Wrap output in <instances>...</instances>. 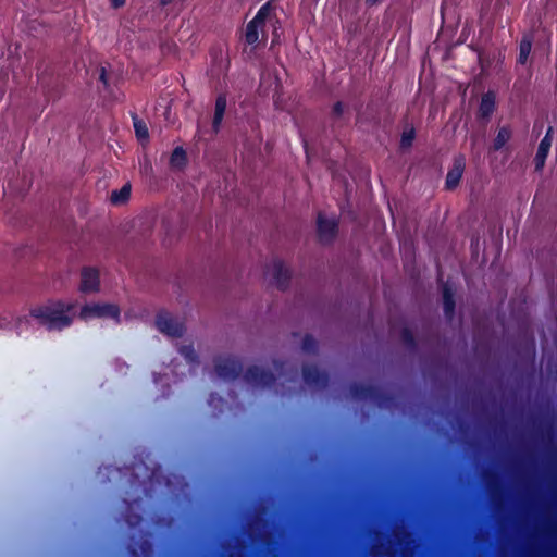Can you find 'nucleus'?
Here are the masks:
<instances>
[{
  "label": "nucleus",
  "mask_w": 557,
  "mask_h": 557,
  "mask_svg": "<svg viewBox=\"0 0 557 557\" xmlns=\"http://www.w3.org/2000/svg\"><path fill=\"white\" fill-rule=\"evenodd\" d=\"M465 169V159L459 158L455 161L453 169L447 173L446 186L447 188H455L462 176Z\"/></svg>",
  "instance_id": "9"
},
{
  "label": "nucleus",
  "mask_w": 557,
  "mask_h": 557,
  "mask_svg": "<svg viewBox=\"0 0 557 557\" xmlns=\"http://www.w3.org/2000/svg\"><path fill=\"white\" fill-rule=\"evenodd\" d=\"M443 298H444L445 312L447 314H451L455 304H454V299H453V293L449 290L448 287L444 288Z\"/></svg>",
  "instance_id": "18"
},
{
  "label": "nucleus",
  "mask_w": 557,
  "mask_h": 557,
  "mask_svg": "<svg viewBox=\"0 0 557 557\" xmlns=\"http://www.w3.org/2000/svg\"><path fill=\"white\" fill-rule=\"evenodd\" d=\"M413 139H414V129L412 127H408V128L404 129L403 135H401V140H400L401 147H404V148L410 147Z\"/></svg>",
  "instance_id": "19"
},
{
  "label": "nucleus",
  "mask_w": 557,
  "mask_h": 557,
  "mask_svg": "<svg viewBox=\"0 0 557 557\" xmlns=\"http://www.w3.org/2000/svg\"><path fill=\"white\" fill-rule=\"evenodd\" d=\"M187 162L186 152L183 148H175L170 158V164L173 169L181 170Z\"/></svg>",
  "instance_id": "14"
},
{
  "label": "nucleus",
  "mask_w": 557,
  "mask_h": 557,
  "mask_svg": "<svg viewBox=\"0 0 557 557\" xmlns=\"http://www.w3.org/2000/svg\"><path fill=\"white\" fill-rule=\"evenodd\" d=\"M532 48V40L530 37L524 36L519 46V58L518 61L521 64H525L530 55Z\"/></svg>",
  "instance_id": "15"
},
{
  "label": "nucleus",
  "mask_w": 557,
  "mask_h": 557,
  "mask_svg": "<svg viewBox=\"0 0 557 557\" xmlns=\"http://www.w3.org/2000/svg\"><path fill=\"white\" fill-rule=\"evenodd\" d=\"M101 79L103 81V83H106V79H104V71L102 70V73H101Z\"/></svg>",
  "instance_id": "25"
},
{
  "label": "nucleus",
  "mask_w": 557,
  "mask_h": 557,
  "mask_svg": "<svg viewBox=\"0 0 557 557\" xmlns=\"http://www.w3.org/2000/svg\"><path fill=\"white\" fill-rule=\"evenodd\" d=\"M271 4L267 2L263 4L253 20H251L246 27L245 39L249 45H255L259 41L260 38H265V22L270 18L271 15Z\"/></svg>",
  "instance_id": "3"
},
{
  "label": "nucleus",
  "mask_w": 557,
  "mask_h": 557,
  "mask_svg": "<svg viewBox=\"0 0 557 557\" xmlns=\"http://www.w3.org/2000/svg\"><path fill=\"white\" fill-rule=\"evenodd\" d=\"M131 190L132 187L129 183L123 185L122 188L117 190H113L110 197L111 202L116 206L126 203L131 197Z\"/></svg>",
  "instance_id": "11"
},
{
  "label": "nucleus",
  "mask_w": 557,
  "mask_h": 557,
  "mask_svg": "<svg viewBox=\"0 0 557 557\" xmlns=\"http://www.w3.org/2000/svg\"><path fill=\"white\" fill-rule=\"evenodd\" d=\"M238 370V363L231 359L225 360L223 363H220L216 367L218 375L225 379L235 375Z\"/></svg>",
  "instance_id": "12"
},
{
  "label": "nucleus",
  "mask_w": 557,
  "mask_h": 557,
  "mask_svg": "<svg viewBox=\"0 0 557 557\" xmlns=\"http://www.w3.org/2000/svg\"><path fill=\"white\" fill-rule=\"evenodd\" d=\"M30 315L48 330H62L72 323L75 305L65 301L49 302L33 308Z\"/></svg>",
  "instance_id": "1"
},
{
  "label": "nucleus",
  "mask_w": 557,
  "mask_h": 557,
  "mask_svg": "<svg viewBox=\"0 0 557 557\" xmlns=\"http://www.w3.org/2000/svg\"><path fill=\"white\" fill-rule=\"evenodd\" d=\"M269 275L277 286H283L289 276L288 268L281 260H273L267 269Z\"/></svg>",
  "instance_id": "6"
},
{
  "label": "nucleus",
  "mask_w": 557,
  "mask_h": 557,
  "mask_svg": "<svg viewBox=\"0 0 557 557\" xmlns=\"http://www.w3.org/2000/svg\"><path fill=\"white\" fill-rule=\"evenodd\" d=\"M121 310L117 305L110 302H91L82 307L79 318L84 321L92 319H112L120 322Z\"/></svg>",
  "instance_id": "2"
},
{
  "label": "nucleus",
  "mask_w": 557,
  "mask_h": 557,
  "mask_svg": "<svg viewBox=\"0 0 557 557\" xmlns=\"http://www.w3.org/2000/svg\"><path fill=\"white\" fill-rule=\"evenodd\" d=\"M335 110H336L337 112H341V111H342V104H341V103H337V104L335 106Z\"/></svg>",
  "instance_id": "23"
},
{
  "label": "nucleus",
  "mask_w": 557,
  "mask_h": 557,
  "mask_svg": "<svg viewBox=\"0 0 557 557\" xmlns=\"http://www.w3.org/2000/svg\"><path fill=\"white\" fill-rule=\"evenodd\" d=\"M181 354L189 362L194 361V359H195V351H194V349L191 347H183L181 349Z\"/></svg>",
  "instance_id": "20"
},
{
  "label": "nucleus",
  "mask_w": 557,
  "mask_h": 557,
  "mask_svg": "<svg viewBox=\"0 0 557 557\" xmlns=\"http://www.w3.org/2000/svg\"><path fill=\"white\" fill-rule=\"evenodd\" d=\"M100 284L99 271L95 268H84L81 272L79 289L83 293L98 292Z\"/></svg>",
  "instance_id": "5"
},
{
  "label": "nucleus",
  "mask_w": 557,
  "mask_h": 557,
  "mask_svg": "<svg viewBox=\"0 0 557 557\" xmlns=\"http://www.w3.org/2000/svg\"><path fill=\"white\" fill-rule=\"evenodd\" d=\"M495 108V96L492 92L483 95L480 103V114L487 117Z\"/></svg>",
  "instance_id": "13"
},
{
  "label": "nucleus",
  "mask_w": 557,
  "mask_h": 557,
  "mask_svg": "<svg viewBox=\"0 0 557 557\" xmlns=\"http://www.w3.org/2000/svg\"><path fill=\"white\" fill-rule=\"evenodd\" d=\"M305 380H306L307 382H310V381H311V373H310V371H309V370L305 371Z\"/></svg>",
  "instance_id": "22"
},
{
  "label": "nucleus",
  "mask_w": 557,
  "mask_h": 557,
  "mask_svg": "<svg viewBox=\"0 0 557 557\" xmlns=\"http://www.w3.org/2000/svg\"><path fill=\"white\" fill-rule=\"evenodd\" d=\"M264 376H265V374H264V373H261L260 382H263V381H264Z\"/></svg>",
  "instance_id": "26"
},
{
  "label": "nucleus",
  "mask_w": 557,
  "mask_h": 557,
  "mask_svg": "<svg viewBox=\"0 0 557 557\" xmlns=\"http://www.w3.org/2000/svg\"><path fill=\"white\" fill-rule=\"evenodd\" d=\"M134 128L138 140L146 143L149 138V133L146 123L135 117Z\"/></svg>",
  "instance_id": "16"
},
{
  "label": "nucleus",
  "mask_w": 557,
  "mask_h": 557,
  "mask_svg": "<svg viewBox=\"0 0 557 557\" xmlns=\"http://www.w3.org/2000/svg\"><path fill=\"white\" fill-rule=\"evenodd\" d=\"M225 110H226V97L224 95H220L215 101L214 116H213V123H212L213 129L215 132H218L220 128V125L224 117Z\"/></svg>",
  "instance_id": "10"
},
{
  "label": "nucleus",
  "mask_w": 557,
  "mask_h": 557,
  "mask_svg": "<svg viewBox=\"0 0 557 557\" xmlns=\"http://www.w3.org/2000/svg\"><path fill=\"white\" fill-rule=\"evenodd\" d=\"M114 8H120L125 3V0H111Z\"/></svg>",
  "instance_id": "21"
},
{
  "label": "nucleus",
  "mask_w": 557,
  "mask_h": 557,
  "mask_svg": "<svg viewBox=\"0 0 557 557\" xmlns=\"http://www.w3.org/2000/svg\"><path fill=\"white\" fill-rule=\"evenodd\" d=\"M511 137V132L507 127H502L494 140V149H500Z\"/></svg>",
  "instance_id": "17"
},
{
  "label": "nucleus",
  "mask_w": 557,
  "mask_h": 557,
  "mask_svg": "<svg viewBox=\"0 0 557 557\" xmlns=\"http://www.w3.org/2000/svg\"><path fill=\"white\" fill-rule=\"evenodd\" d=\"M251 376L253 380H257L258 375L255 372H251Z\"/></svg>",
  "instance_id": "27"
},
{
  "label": "nucleus",
  "mask_w": 557,
  "mask_h": 557,
  "mask_svg": "<svg viewBox=\"0 0 557 557\" xmlns=\"http://www.w3.org/2000/svg\"><path fill=\"white\" fill-rule=\"evenodd\" d=\"M553 143V128L549 127L544 138L541 140L536 156L534 158L535 169L542 170Z\"/></svg>",
  "instance_id": "7"
},
{
  "label": "nucleus",
  "mask_w": 557,
  "mask_h": 557,
  "mask_svg": "<svg viewBox=\"0 0 557 557\" xmlns=\"http://www.w3.org/2000/svg\"><path fill=\"white\" fill-rule=\"evenodd\" d=\"M171 1H172V0H161V3H162L163 5H165V4H169Z\"/></svg>",
  "instance_id": "24"
},
{
  "label": "nucleus",
  "mask_w": 557,
  "mask_h": 557,
  "mask_svg": "<svg viewBox=\"0 0 557 557\" xmlns=\"http://www.w3.org/2000/svg\"><path fill=\"white\" fill-rule=\"evenodd\" d=\"M157 327L160 332L169 336H180L184 331L183 322L174 319L170 313L161 312L157 317Z\"/></svg>",
  "instance_id": "4"
},
{
  "label": "nucleus",
  "mask_w": 557,
  "mask_h": 557,
  "mask_svg": "<svg viewBox=\"0 0 557 557\" xmlns=\"http://www.w3.org/2000/svg\"><path fill=\"white\" fill-rule=\"evenodd\" d=\"M336 226V221L333 218H325L323 215H319L318 230L320 237L323 240H329L334 236Z\"/></svg>",
  "instance_id": "8"
}]
</instances>
